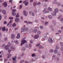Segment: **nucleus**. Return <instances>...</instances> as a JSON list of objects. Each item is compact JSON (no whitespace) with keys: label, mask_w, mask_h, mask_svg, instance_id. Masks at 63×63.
Masks as SVG:
<instances>
[{"label":"nucleus","mask_w":63,"mask_h":63,"mask_svg":"<svg viewBox=\"0 0 63 63\" xmlns=\"http://www.w3.org/2000/svg\"><path fill=\"white\" fill-rule=\"evenodd\" d=\"M30 2H33V0H30Z\"/></svg>","instance_id":"052dcab7"},{"label":"nucleus","mask_w":63,"mask_h":63,"mask_svg":"<svg viewBox=\"0 0 63 63\" xmlns=\"http://www.w3.org/2000/svg\"><path fill=\"white\" fill-rule=\"evenodd\" d=\"M58 6H61V4H60V3H59L58 5Z\"/></svg>","instance_id":"bf43d9fd"},{"label":"nucleus","mask_w":63,"mask_h":63,"mask_svg":"<svg viewBox=\"0 0 63 63\" xmlns=\"http://www.w3.org/2000/svg\"><path fill=\"white\" fill-rule=\"evenodd\" d=\"M11 55H12V54H10V55H9L7 57V58H9L11 57Z\"/></svg>","instance_id":"bb28decb"},{"label":"nucleus","mask_w":63,"mask_h":63,"mask_svg":"<svg viewBox=\"0 0 63 63\" xmlns=\"http://www.w3.org/2000/svg\"><path fill=\"white\" fill-rule=\"evenodd\" d=\"M19 21V19L16 18L15 20V22H18Z\"/></svg>","instance_id":"2eb2a0df"},{"label":"nucleus","mask_w":63,"mask_h":63,"mask_svg":"<svg viewBox=\"0 0 63 63\" xmlns=\"http://www.w3.org/2000/svg\"><path fill=\"white\" fill-rule=\"evenodd\" d=\"M23 55H24V53H22L21 55V56H23Z\"/></svg>","instance_id":"49530a36"},{"label":"nucleus","mask_w":63,"mask_h":63,"mask_svg":"<svg viewBox=\"0 0 63 63\" xmlns=\"http://www.w3.org/2000/svg\"><path fill=\"white\" fill-rule=\"evenodd\" d=\"M37 31V30L35 29L32 31V32L33 33H36Z\"/></svg>","instance_id":"f3484780"},{"label":"nucleus","mask_w":63,"mask_h":63,"mask_svg":"<svg viewBox=\"0 0 63 63\" xmlns=\"http://www.w3.org/2000/svg\"><path fill=\"white\" fill-rule=\"evenodd\" d=\"M16 56H15V57H14V58H13V60H15L16 59Z\"/></svg>","instance_id":"b1692460"},{"label":"nucleus","mask_w":63,"mask_h":63,"mask_svg":"<svg viewBox=\"0 0 63 63\" xmlns=\"http://www.w3.org/2000/svg\"><path fill=\"white\" fill-rule=\"evenodd\" d=\"M60 45L62 47H61V51H63V43H60Z\"/></svg>","instance_id":"9d476101"},{"label":"nucleus","mask_w":63,"mask_h":63,"mask_svg":"<svg viewBox=\"0 0 63 63\" xmlns=\"http://www.w3.org/2000/svg\"><path fill=\"white\" fill-rule=\"evenodd\" d=\"M13 22V20H11L10 21V22H9V23H11V22Z\"/></svg>","instance_id":"37998d69"},{"label":"nucleus","mask_w":63,"mask_h":63,"mask_svg":"<svg viewBox=\"0 0 63 63\" xmlns=\"http://www.w3.org/2000/svg\"><path fill=\"white\" fill-rule=\"evenodd\" d=\"M3 5L4 7H6L7 6V3L6 2H4L3 4Z\"/></svg>","instance_id":"4468645a"},{"label":"nucleus","mask_w":63,"mask_h":63,"mask_svg":"<svg viewBox=\"0 0 63 63\" xmlns=\"http://www.w3.org/2000/svg\"><path fill=\"white\" fill-rule=\"evenodd\" d=\"M13 17H10L9 18V19H13Z\"/></svg>","instance_id":"ea45409f"},{"label":"nucleus","mask_w":63,"mask_h":63,"mask_svg":"<svg viewBox=\"0 0 63 63\" xmlns=\"http://www.w3.org/2000/svg\"><path fill=\"white\" fill-rule=\"evenodd\" d=\"M11 38L12 39H14L15 38V35H14V34H12Z\"/></svg>","instance_id":"6ab92c4d"},{"label":"nucleus","mask_w":63,"mask_h":63,"mask_svg":"<svg viewBox=\"0 0 63 63\" xmlns=\"http://www.w3.org/2000/svg\"><path fill=\"white\" fill-rule=\"evenodd\" d=\"M2 12V13L4 14V15H6V11L4 10H0V12Z\"/></svg>","instance_id":"1a4fd4ad"},{"label":"nucleus","mask_w":63,"mask_h":63,"mask_svg":"<svg viewBox=\"0 0 63 63\" xmlns=\"http://www.w3.org/2000/svg\"><path fill=\"white\" fill-rule=\"evenodd\" d=\"M36 4H36V3H35L33 4V5L34 6H35L36 5Z\"/></svg>","instance_id":"de8ad7c7"},{"label":"nucleus","mask_w":63,"mask_h":63,"mask_svg":"<svg viewBox=\"0 0 63 63\" xmlns=\"http://www.w3.org/2000/svg\"><path fill=\"white\" fill-rule=\"evenodd\" d=\"M16 9H13L12 10V12H13L12 13V15L13 16H15L16 15V13L15 12H16Z\"/></svg>","instance_id":"423d86ee"},{"label":"nucleus","mask_w":63,"mask_h":63,"mask_svg":"<svg viewBox=\"0 0 63 63\" xmlns=\"http://www.w3.org/2000/svg\"><path fill=\"white\" fill-rule=\"evenodd\" d=\"M57 49H59V47L57 46H56V49H55L54 50V53H57L58 52Z\"/></svg>","instance_id":"20e7f679"},{"label":"nucleus","mask_w":63,"mask_h":63,"mask_svg":"<svg viewBox=\"0 0 63 63\" xmlns=\"http://www.w3.org/2000/svg\"><path fill=\"white\" fill-rule=\"evenodd\" d=\"M28 28L27 27L24 28V26L21 29V31L22 32H24V31H28Z\"/></svg>","instance_id":"f03ea898"},{"label":"nucleus","mask_w":63,"mask_h":63,"mask_svg":"<svg viewBox=\"0 0 63 63\" xmlns=\"http://www.w3.org/2000/svg\"><path fill=\"white\" fill-rule=\"evenodd\" d=\"M19 14L18 13L17 14L16 16V17H19Z\"/></svg>","instance_id":"393cba45"},{"label":"nucleus","mask_w":63,"mask_h":63,"mask_svg":"<svg viewBox=\"0 0 63 63\" xmlns=\"http://www.w3.org/2000/svg\"><path fill=\"white\" fill-rule=\"evenodd\" d=\"M30 42V43H31V44H32V43H33V41H32V40H31Z\"/></svg>","instance_id":"09e8293b"},{"label":"nucleus","mask_w":63,"mask_h":63,"mask_svg":"<svg viewBox=\"0 0 63 63\" xmlns=\"http://www.w3.org/2000/svg\"><path fill=\"white\" fill-rule=\"evenodd\" d=\"M55 56H53L52 57V59H55Z\"/></svg>","instance_id":"c9c22d12"},{"label":"nucleus","mask_w":63,"mask_h":63,"mask_svg":"<svg viewBox=\"0 0 63 63\" xmlns=\"http://www.w3.org/2000/svg\"><path fill=\"white\" fill-rule=\"evenodd\" d=\"M41 33V32L39 31H38L37 32V35H39Z\"/></svg>","instance_id":"5701e85b"},{"label":"nucleus","mask_w":63,"mask_h":63,"mask_svg":"<svg viewBox=\"0 0 63 63\" xmlns=\"http://www.w3.org/2000/svg\"><path fill=\"white\" fill-rule=\"evenodd\" d=\"M56 59L58 61H60V59L58 57H57V58Z\"/></svg>","instance_id":"c756f323"},{"label":"nucleus","mask_w":63,"mask_h":63,"mask_svg":"<svg viewBox=\"0 0 63 63\" xmlns=\"http://www.w3.org/2000/svg\"><path fill=\"white\" fill-rule=\"evenodd\" d=\"M16 26V23H14V24H13V27H15V26Z\"/></svg>","instance_id":"c85d7f7f"},{"label":"nucleus","mask_w":63,"mask_h":63,"mask_svg":"<svg viewBox=\"0 0 63 63\" xmlns=\"http://www.w3.org/2000/svg\"><path fill=\"white\" fill-rule=\"evenodd\" d=\"M22 50H23V51H24L25 50V48L24 47H22Z\"/></svg>","instance_id":"cd10ccee"},{"label":"nucleus","mask_w":63,"mask_h":63,"mask_svg":"<svg viewBox=\"0 0 63 63\" xmlns=\"http://www.w3.org/2000/svg\"><path fill=\"white\" fill-rule=\"evenodd\" d=\"M61 17V16H60V17H58V19H60V17Z\"/></svg>","instance_id":"5fc2aeb1"},{"label":"nucleus","mask_w":63,"mask_h":63,"mask_svg":"<svg viewBox=\"0 0 63 63\" xmlns=\"http://www.w3.org/2000/svg\"><path fill=\"white\" fill-rule=\"evenodd\" d=\"M2 30L3 31H5L6 30V28L5 27H3L2 29Z\"/></svg>","instance_id":"412c9836"},{"label":"nucleus","mask_w":63,"mask_h":63,"mask_svg":"<svg viewBox=\"0 0 63 63\" xmlns=\"http://www.w3.org/2000/svg\"><path fill=\"white\" fill-rule=\"evenodd\" d=\"M42 57L43 59H44V58H45V57L44 55L42 56Z\"/></svg>","instance_id":"a18cd8bd"},{"label":"nucleus","mask_w":63,"mask_h":63,"mask_svg":"<svg viewBox=\"0 0 63 63\" xmlns=\"http://www.w3.org/2000/svg\"><path fill=\"white\" fill-rule=\"evenodd\" d=\"M58 12V10L56 8L55 9V12H53L52 13V15L53 16H55L56 15V13Z\"/></svg>","instance_id":"7ed1b4c3"},{"label":"nucleus","mask_w":63,"mask_h":63,"mask_svg":"<svg viewBox=\"0 0 63 63\" xmlns=\"http://www.w3.org/2000/svg\"><path fill=\"white\" fill-rule=\"evenodd\" d=\"M11 48L12 50H15V48L14 47H11Z\"/></svg>","instance_id":"a211bd4d"},{"label":"nucleus","mask_w":63,"mask_h":63,"mask_svg":"<svg viewBox=\"0 0 63 63\" xmlns=\"http://www.w3.org/2000/svg\"><path fill=\"white\" fill-rule=\"evenodd\" d=\"M52 22V23H53V24H55V21H53Z\"/></svg>","instance_id":"7c9ffc66"},{"label":"nucleus","mask_w":63,"mask_h":63,"mask_svg":"<svg viewBox=\"0 0 63 63\" xmlns=\"http://www.w3.org/2000/svg\"><path fill=\"white\" fill-rule=\"evenodd\" d=\"M8 29L7 28L6 29V31H8Z\"/></svg>","instance_id":"0e129e2a"},{"label":"nucleus","mask_w":63,"mask_h":63,"mask_svg":"<svg viewBox=\"0 0 63 63\" xmlns=\"http://www.w3.org/2000/svg\"><path fill=\"white\" fill-rule=\"evenodd\" d=\"M48 18L49 19H52V17L51 16H48Z\"/></svg>","instance_id":"4be33fe9"},{"label":"nucleus","mask_w":63,"mask_h":63,"mask_svg":"<svg viewBox=\"0 0 63 63\" xmlns=\"http://www.w3.org/2000/svg\"><path fill=\"white\" fill-rule=\"evenodd\" d=\"M17 30V28H16L15 29V30Z\"/></svg>","instance_id":"13d9d810"},{"label":"nucleus","mask_w":63,"mask_h":63,"mask_svg":"<svg viewBox=\"0 0 63 63\" xmlns=\"http://www.w3.org/2000/svg\"><path fill=\"white\" fill-rule=\"evenodd\" d=\"M2 19V16H1V15L0 14V20H1Z\"/></svg>","instance_id":"603ef678"},{"label":"nucleus","mask_w":63,"mask_h":63,"mask_svg":"<svg viewBox=\"0 0 63 63\" xmlns=\"http://www.w3.org/2000/svg\"><path fill=\"white\" fill-rule=\"evenodd\" d=\"M17 39H19L20 38V34L18 33L17 35V36L16 37Z\"/></svg>","instance_id":"dca6fc26"},{"label":"nucleus","mask_w":63,"mask_h":63,"mask_svg":"<svg viewBox=\"0 0 63 63\" xmlns=\"http://www.w3.org/2000/svg\"><path fill=\"white\" fill-rule=\"evenodd\" d=\"M39 48H42L43 47L42 46H40L39 47Z\"/></svg>","instance_id":"3c124183"},{"label":"nucleus","mask_w":63,"mask_h":63,"mask_svg":"<svg viewBox=\"0 0 63 63\" xmlns=\"http://www.w3.org/2000/svg\"><path fill=\"white\" fill-rule=\"evenodd\" d=\"M40 29H42L43 28V27L42 26H40Z\"/></svg>","instance_id":"4c0bfd02"},{"label":"nucleus","mask_w":63,"mask_h":63,"mask_svg":"<svg viewBox=\"0 0 63 63\" xmlns=\"http://www.w3.org/2000/svg\"><path fill=\"white\" fill-rule=\"evenodd\" d=\"M4 40L5 41H6L7 40V38H5Z\"/></svg>","instance_id":"4d7b16f0"},{"label":"nucleus","mask_w":63,"mask_h":63,"mask_svg":"<svg viewBox=\"0 0 63 63\" xmlns=\"http://www.w3.org/2000/svg\"><path fill=\"white\" fill-rule=\"evenodd\" d=\"M60 12H63L62 10V9H60Z\"/></svg>","instance_id":"6e6d98bb"},{"label":"nucleus","mask_w":63,"mask_h":63,"mask_svg":"<svg viewBox=\"0 0 63 63\" xmlns=\"http://www.w3.org/2000/svg\"><path fill=\"white\" fill-rule=\"evenodd\" d=\"M27 42L26 40H22L21 41V44L20 46H22V45H23L26 43Z\"/></svg>","instance_id":"0eeeda50"},{"label":"nucleus","mask_w":63,"mask_h":63,"mask_svg":"<svg viewBox=\"0 0 63 63\" xmlns=\"http://www.w3.org/2000/svg\"><path fill=\"white\" fill-rule=\"evenodd\" d=\"M34 37L35 39H37L38 38H39V35H36Z\"/></svg>","instance_id":"ddd939ff"},{"label":"nucleus","mask_w":63,"mask_h":63,"mask_svg":"<svg viewBox=\"0 0 63 63\" xmlns=\"http://www.w3.org/2000/svg\"><path fill=\"white\" fill-rule=\"evenodd\" d=\"M15 42L16 44H18V41L17 40H15Z\"/></svg>","instance_id":"aec40b11"},{"label":"nucleus","mask_w":63,"mask_h":63,"mask_svg":"<svg viewBox=\"0 0 63 63\" xmlns=\"http://www.w3.org/2000/svg\"><path fill=\"white\" fill-rule=\"evenodd\" d=\"M43 12L44 14H47L49 13V11L47 10V9L45 8L43 11Z\"/></svg>","instance_id":"39448f33"},{"label":"nucleus","mask_w":63,"mask_h":63,"mask_svg":"<svg viewBox=\"0 0 63 63\" xmlns=\"http://www.w3.org/2000/svg\"><path fill=\"white\" fill-rule=\"evenodd\" d=\"M61 29H62V30H63V27H61Z\"/></svg>","instance_id":"774afa93"},{"label":"nucleus","mask_w":63,"mask_h":63,"mask_svg":"<svg viewBox=\"0 0 63 63\" xmlns=\"http://www.w3.org/2000/svg\"><path fill=\"white\" fill-rule=\"evenodd\" d=\"M58 32L59 33H61V30L58 31Z\"/></svg>","instance_id":"e2e57ef3"},{"label":"nucleus","mask_w":63,"mask_h":63,"mask_svg":"<svg viewBox=\"0 0 63 63\" xmlns=\"http://www.w3.org/2000/svg\"><path fill=\"white\" fill-rule=\"evenodd\" d=\"M40 43H39L38 44L36 45V47H38L40 46Z\"/></svg>","instance_id":"e433bc0d"},{"label":"nucleus","mask_w":63,"mask_h":63,"mask_svg":"<svg viewBox=\"0 0 63 63\" xmlns=\"http://www.w3.org/2000/svg\"><path fill=\"white\" fill-rule=\"evenodd\" d=\"M47 38V37L46 36H45L44 37V38H43V39H46Z\"/></svg>","instance_id":"2f4dec72"},{"label":"nucleus","mask_w":63,"mask_h":63,"mask_svg":"<svg viewBox=\"0 0 63 63\" xmlns=\"http://www.w3.org/2000/svg\"><path fill=\"white\" fill-rule=\"evenodd\" d=\"M48 41L50 43H52V42H53V40L51 38H50L48 39Z\"/></svg>","instance_id":"9b49d317"},{"label":"nucleus","mask_w":63,"mask_h":63,"mask_svg":"<svg viewBox=\"0 0 63 63\" xmlns=\"http://www.w3.org/2000/svg\"><path fill=\"white\" fill-rule=\"evenodd\" d=\"M48 10L49 11H51L52 10V9L50 7H49L48 8Z\"/></svg>","instance_id":"a878e982"},{"label":"nucleus","mask_w":63,"mask_h":63,"mask_svg":"<svg viewBox=\"0 0 63 63\" xmlns=\"http://www.w3.org/2000/svg\"><path fill=\"white\" fill-rule=\"evenodd\" d=\"M60 21L61 22H63V18H61L60 20Z\"/></svg>","instance_id":"f704fd0d"},{"label":"nucleus","mask_w":63,"mask_h":63,"mask_svg":"<svg viewBox=\"0 0 63 63\" xmlns=\"http://www.w3.org/2000/svg\"><path fill=\"white\" fill-rule=\"evenodd\" d=\"M35 22H37V23H38V21L37 20H36V21H35Z\"/></svg>","instance_id":"69168bd1"},{"label":"nucleus","mask_w":63,"mask_h":63,"mask_svg":"<svg viewBox=\"0 0 63 63\" xmlns=\"http://www.w3.org/2000/svg\"><path fill=\"white\" fill-rule=\"evenodd\" d=\"M22 5L20 6V8H19L20 9H21V8H22Z\"/></svg>","instance_id":"a19ab883"},{"label":"nucleus","mask_w":63,"mask_h":63,"mask_svg":"<svg viewBox=\"0 0 63 63\" xmlns=\"http://www.w3.org/2000/svg\"><path fill=\"white\" fill-rule=\"evenodd\" d=\"M24 3L25 4V6H27L28 4V2H27L26 1H24Z\"/></svg>","instance_id":"f8f14e48"},{"label":"nucleus","mask_w":63,"mask_h":63,"mask_svg":"<svg viewBox=\"0 0 63 63\" xmlns=\"http://www.w3.org/2000/svg\"><path fill=\"white\" fill-rule=\"evenodd\" d=\"M41 4V2H39L37 3V5H40Z\"/></svg>","instance_id":"58836bf2"},{"label":"nucleus","mask_w":63,"mask_h":63,"mask_svg":"<svg viewBox=\"0 0 63 63\" xmlns=\"http://www.w3.org/2000/svg\"><path fill=\"white\" fill-rule=\"evenodd\" d=\"M50 52L51 53H52V52H53V50H52V49H51L50 50Z\"/></svg>","instance_id":"473e14b6"},{"label":"nucleus","mask_w":63,"mask_h":63,"mask_svg":"<svg viewBox=\"0 0 63 63\" xmlns=\"http://www.w3.org/2000/svg\"><path fill=\"white\" fill-rule=\"evenodd\" d=\"M25 22L26 23H27V21H25L24 22V23H25Z\"/></svg>","instance_id":"338daca9"},{"label":"nucleus","mask_w":63,"mask_h":63,"mask_svg":"<svg viewBox=\"0 0 63 63\" xmlns=\"http://www.w3.org/2000/svg\"><path fill=\"white\" fill-rule=\"evenodd\" d=\"M13 1L12 0H10L9 2H12Z\"/></svg>","instance_id":"680f3d73"},{"label":"nucleus","mask_w":63,"mask_h":63,"mask_svg":"<svg viewBox=\"0 0 63 63\" xmlns=\"http://www.w3.org/2000/svg\"><path fill=\"white\" fill-rule=\"evenodd\" d=\"M8 46L6 45L4 47V49H6V50L8 49L9 52H10L11 51V50L9 49L8 47H11V44L9 42L8 43Z\"/></svg>","instance_id":"f257e3e1"},{"label":"nucleus","mask_w":63,"mask_h":63,"mask_svg":"<svg viewBox=\"0 0 63 63\" xmlns=\"http://www.w3.org/2000/svg\"><path fill=\"white\" fill-rule=\"evenodd\" d=\"M48 24V22H46L45 23V25H47Z\"/></svg>","instance_id":"79ce46f5"},{"label":"nucleus","mask_w":63,"mask_h":63,"mask_svg":"<svg viewBox=\"0 0 63 63\" xmlns=\"http://www.w3.org/2000/svg\"><path fill=\"white\" fill-rule=\"evenodd\" d=\"M23 14L24 16H27V15H28L27 12L25 11H24L23 12Z\"/></svg>","instance_id":"6e6552de"},{"label":"nucleus","mask_w":63,"mask_h":63,"mask_svg":"<svg viewBox=\"0 0 63 63\" xmlns=\"http://www.w3.org/2000/svg\"><path fill=\"white\" fill-rule=\"evenodd\" d=\"M35 55H35L34 54H32V57H34V56H35Z\"/></svg>","instance_id":"72a5a7b5"},{"label":"nucleus","mask_w":63,"mask_h":63,"mask_svg":"<svg viewBox=\"0 0 63 63\" xmlns=\"http://www.w3.org/2000/svg\"><path fill=\"white\" fill-rule=\"evenodd\" d=\"M28 24H32V22H29L28 23Z\"/></svg>","instance_id":"c03bdc74"},{"label":"nucleus","mask_w":63,"mask_h":63,"mask_svg":"<svg viewBox=\"0 0 63 63\" xmlns=\"http://www.w3.org/2000/svg\"><path fill=\"white\" fill-rule=\"evenodd\" d=\"M32 16H34V15H35V14H34V13H32Z\"/></svg>","instance_id":"864d4df0"},{"label":"nucleus","mask_w":63,"mask_h":63,"mask_svg":"<svg viewBox=\"0 0 63 63\" xmlns=\"http://www.w3.org/2000/svg\"><path fill=\"white\" fill-rule=\"evenodd\" d=\"M4 24H7V22H6V21H5L4 22Z\"/></svg>","instance_id":"8fccbe9b"}]
</instances>
